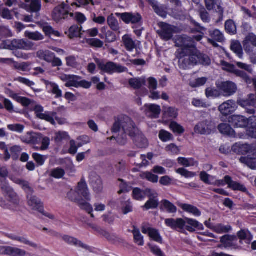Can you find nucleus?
Instances as JSON below:
<instances>
[{
	"mask_svg": "<svg viewBox=\"0 0 256 256\" xmlns=\"http://www.w3.org/2000/svg\"><path fill=\"white\" fill-rule=\"evenodd\" d=\"M202 38V36L200 35L194 36L193 38L186 36H178L175 38L176 46L179 48L176 55L181 68L186 69L191 64L198 63L205 66L210 64V58L200 54L195 47L194 40L200 41Z\"/></svg>",
	"mask_w": 256,
	"mask_h": 256,
	"instance_id": "f257e3e1",
	"label": "nucleus"
},
{
	"mask_svg": "<svg viewBox=\"0 0 256 256\" xmlns=\"http://www.w3.org/2000/svg\"><path fill=\"white\" fill-rule=\"evenodd\" d=\"M228 122L234 127L246 128V133L239 134L238 137L240 138H246L247 137H250L248 134V130L250 127H254V125L256 124V116H250L247 118L242 116L234 115L229 118Z\"/></svg>",
	"mask_w": 256,
	"mask_h": 256,
	"instance_id": "f03ea898",
	"label": "nucleus"
},
{
	"mask_svg": "<svg viewBox=\"0 0 256 256\" xmlns=\"http://www.w3.org/2000/svg\"><path fill=\"white\" fill-rule=\"evenodd\" d=\"M32 192V190L31 192L29 191L28 192H26L28 194V204L31 210L40 212L41 214L40 216L43 219H45L44 217L51 220L54 219V216L52 214L44 212L42 203L40 200L35 196H31Z\"/></svg>",
	"mask_w": 256,
	"mask_h": 256,
	"instance_id": "7ed1b4c3",
	"label": "nucleus"
},
{
	"mask_svg": "<svg viewBox=\"0 0 256 256\" xmlns=\"http://www.w3.org/2000/svg\"><path fill=\"white\" fill-rule=\"evenodd\" d=\"M97 64L102 72L112 74L114 73H122L128 71V68L120 64L112 62L98 61Z\"/></svg>",
	"mask_w": 256,
	"mask_h": 256,
	"instance_id": "20e7f679",
	"label": "nucleus"
},
{
	"mask_svg": "<svg viewBox=\"0 0 256 256\" xmlns=\"http://www.w3.org/2000/svg\"><path fill=\"white\" fill-rule=\"evenodd\" d=\"M126 122L128 124V126L132 128L131 132L132 134V136L130 137L134 139L137 146L140 148H146L148 146V142L146 138L135 127L134 122L130 118H126Z\"/></svg>",
	"mask_w": 256,
	"mask_h": 256,
	"instance_id": "39448f33",
	"label": "nucleus"
},
{
	"mask_svg": "<svg viewBox=\"0 0 256 256\" xmlns=\"http://www.w3.org/2000/svg\"><path fill=\"white\" fill-rule=\"evenodd\" d=\"M69 6L64 2L56 6L52 12V19L56 22H60L62 20L68 18V15L70 16L69 12Z\"/></svg>",
	"mask_w": 256,
	"mask_h": 256,
	"instance_id": "423d86ee",
	"label": "nucleus"
},
{
	"mask_svg": "<svg viewBox=\"0 0 256 256\" xmlns=\"http://www.w3.org/2000/svg\"><path fill=\"white\" fill-rule=\"evenodd\" d=\"M216 86L220 90L221 94L224 96H230L233 95L238 90L236 85L234 82L230 81L218 82Z\"/></svg>",
	"mask_w": 256,
	"mask_h": 256,
	"instance_id": "0eeeda50",
	"label": "nucleus"
},
{
	"mask_svg": "<svg viewBox=\"0 0 256 256\" xmlns=\"http://www.w3.org/2000/svg\"><path fill=\"white\" fill-rule=\"evenodd\" d=\"M238 104L244 108L246 112L254 114L255 112L254 108H256V95L250 94L246 98H239L237 101Z\"/></svg>",
	"mask_w": 256,
	"mask_h": 256,
	"instance_id": "6e6552de",
	"label": "nucleus"
},
{
	"mask_svg": "<svg viewBox=\"0 0 256 256\" xmlns=\"http://www.w3.org/2000/svg\"><path fill=\"white\" fill-rule=\"evenodd\" d=\"M214 126L211 120H204L198 122L194 128V132L201 135H207L212 133Z\"/></svg>",
	"mask_w": 256,
	"mask_h": 256,
	"instance_id": "1a4fd4ad",
	"label": "nucleus"
},
{
	"mask_svg": "<svg viewBox=\"0 0 256 256\" xmlns=\"http://www.w3.org/2000/svg\"><path fill=\"white\" fill-rule=\"evenodd\" d=\"M220 64L222 70L232 72L236 76L242 78L247 84L251 83L252 80L243 71L236 69L233 64H230L223 60L220 61Z\"/></svg>",
	"mask_w": 256,
	"mask_h": 256,
	"instance_id": "9d476101",
	"label": "nucleus"
},
{
	"mask_svg": "<svg viewBox=\"0 0 256 256\" xmlns=\"http://www.w3.org/2000/svg\"><path fill=\"white\" fill-rule=\"evenodd\" d=\"M158 26L160 30L157 32L160 38L166 41L170 40L175 32V27L164 22H160Z\"/></svg>",
	"mask_w": 256,
	"mask_h": 256,
	"instance_id": "9b49d317",
	"label": "nucleus"
},
{
	"mask_svg": "<svg viewBox=\"0 0 256 256\" xmlns=\"http://www.w3.org/2000/svg\"><path fill=\"white\" fill-rule=\"evenodd\" d=\"M206 6L208 10H214L220 14V20L223 19L224 8L221 0H204Z\"/></svg>",
	"mask_w": 256,
	"mask_h": 256,
	"instance_id": "f8f14e48",
	"label": "nucleus"
},
{
	"mask_svg": "<svg viewBox=\"0 0 256 256\" xmlns=\"http://www.w3.org/2000/svg\"><path fill=\"white\" fill-rule=\"evenodd\" d=\"M1 188L2 192L14 204H17L18 202V197L13 190L8 186L6 180H0Z\"/></svg>",
	"mask_w": 256,
	"mask_h": 256,
	"instance_id": "ddd939ff",
	"label": "nucleus"
},
{
	"mask_svg": "<svg viewBox=\"0 0 256 256\" xmlns=\"http://www.w3.org/2000/svg\"><path fill=\"white\" fill-rule=\"evenodd\" d=\"M166 224L174 230H178L180 232L184 231L186 221L184 219L178 218L176 219L166 218L165 220Z\"/></svg>",
	"mask_w": 256,
	"mask_h": 256,
	"instance_id": "4468645a",
	"label": "nucleus"
},
{
	"mask_svg": "<svg viewBox=\"0 0 256 256\" xmlns=\"http://www.w3.org/2000/svg\"><path fill=\"white\" fill-rule=\"evenodd\" d=\"M236 108V102L232 100H228L220 106L218 110L222 114L228 116L234 112Z\"/></svg>",
	"mask_w": 256,
	"mask_h": 256,
	"instance_id": "2eb2a0df",
	"label": "nucleus"
},
{
	"mask_svg": "<svg viewBox=\"0 0 256 256\" xmlns=\"http://www.w3.org/2000/svg\"><path fill=\"white\" fill-rule=\"evenodd\" d=\"M146 192H148L150 200L142 206L143 208L148 210L157 208L158 205V200L156 198L158 197L157 193L150 189H146Z\"/></svg>",
	"mask_w": 256,
	"mask_h": 256,
	"instance_id": "dca6fc26",
	"label": "nucleus"
},
{
	"mask_svg": "<svg viewBox=\"0 0 256 256\" xmlns=\"http://www.w3.org/2000/svg\"><path fill=\"white\" fill-rule=\"evenodd\" d=\"M62 239L70 244L74 245L78 247L82 248L89 252H92L94 248L90 246L82 243L78 239L67 235L62 236Z\"/></svg>",
	"mask_w": 256,
	"mask_h": 256,
	"instance_id": "f3484780",
	"label": "nucleus"
},
{
	"mask_svg": "<svg viewBox=\"0 0 256 256\" xmlns=\"http://www.w3.org/2000/svg\"><path fill=\"white\" fill-rule=\"evenodd\" d=\"M144 110L148 116L154 118L158 117L161 112L160 106L154 104H146L144 106Z\"/></svg>",
	"mask_w": 256,
	"mask_h": 256,
	"instance_id": "a211bd4d",
	"label": "nucleus"
},
{
	"mask_svg": "<svg viewBox=\"0 0 256 256\" xmlns=\"http://www.w3.org/2000/svg\"><path fill=\"white\" fill-rule=\"evenodd\" d=\"M128 118V116L124 117L123 120H121L116 122L112 127V132H118L120 130V126H122L124 132L125 134H128L130 136H132V134L131 132L132 128L128 126V124L126 122V118Z\"/></svg>",
	"mask_w": 256,
	"mask_h": 256,
	"instance_id": "6ab92c4d",
	"label": "nucleus"
},
{
	"mask_svg": "<svg viewBox=\"0 0 256 256\" xmlns=\"http://www.w3.org/2000/svg\"><path fill=\"white\" fill-rule=\"evenodd\" d=\"M254 149V148L250 145L240 143H236L232 148L234 152L240 154H250Z\"/></svg>",
	"mask_w": 256,
	"mask_h": 256,
	"instance_id": "aec40b11",
	"label": "nucleus"
},
{
	"mask_svg": "<svg viewBox=\"0 0 256 256\" xmlns=\"http://www.w3.org/2000/svg\"><path fill=\"white\" fill-rule=\"evenodd\" d=\"M247 156L241 157L240 160L242 163L246 164L250 168L256 170V149L255 148Z\"/></svg>",
	"mask_w": 256,
	"mask_h": 256,
	"instance_id": "412c9836",
	"label": "nucleus"
},
{
	"mask_svg": "<svg viewBox=\"0 0 256 256\" xmlns=\"http://www.w3.org/2000/svg\"><path fill=\"white\" fill-rule=\"evenodd\" d=\"M60 78L63 82H66V86L76 88L78 80L80 77L75 75L61 74L59 76Z\"/></svg>",
	"mask_w": 256,
	"mask_h": 256,
	"instance_id": "4be33fe9",
	"label": "nucleus"
},
{
	"mask_svg": "<svg viewBox=\"0 0 256 256\" xmlns=\"http://www.w3.org/2000/svg\"><path fill=\"white\" fill-rule=\"evenodd\" d=\"M122 41L126 50L128 52L133 51L140 45V42L133 40L129 34L124 35L122 37Z\"/></svg>",
	"mask_w": 256,
	"mask_h": 256,
	"instance_id": "5701e85b",
	"label": "nucleus"
},
{
	"mask_svg": "<svg viewBox=\"0 0 256 256\" xmlns=\"http://www.w3.org/2000/svg\"><path fill=\"white\" fill-rule=\"evenodd\" d=\"M184 220L186 221L184 230H186L190 232H194L196 228L198 230H204V226L198 220L190 218H186Z\"/></svg>",
	"mask_w": 256,
	"mask_h": 256,
	"instance_id": "b1692460",
	"label": "nucleus"
},
{
	"mask_svg": "<svg viewBox=\"0 0 256 256\" xmlns=\"http://www.w3.org/2000/svg\"><path fill=\"white\" fill-rule=\"evenodd\" d=\"M243 45L246 52H254L253 46L256 47V36L253 34H250L244 40Z\"/></svg>",
	"mask_w": 256,
	"mask_h": 256,
	"instance_id": "393cba45",
	"label": "nucleus"
},
{
	"mask_svg": "<svg viewBox=\"0 0 256 256\" xmlns=\"http://www.w3.org/2000/svg\"><path fill=\"white\" fill-rule=\"evenodd\" d=\"M177 204L184 212H186L195 217H199L202 214L200 210L194 206L181 202H178Z\"/></svg>",
	"mask_w": 256,
	"mask_h": 256,
	"instance_id": "a878e982",
	"label": "nucleus"
},
{
	"mask_svg": "<svg viewBox=\"0 0 256 256\" xmlns=\"http://www.w3.org/2000/svg\"><path fill=\"white\" fill-rule=\"evenodd\" d=\"M142 232L144 234H148L152 240L158 243H162V238L160 236L158 230L152 228L143 226Z\"/></svg>",
	"mask_w": 256,
	"mask_h": 256,
	"instance_id": "bb28decb",
	"label": "nucleus"
},
{
	"mask_svg": "<svg viewBox=\"0 0 256 256\" xmlns=\"http://www.w3.org/2000/svg\"><path fill=\"white\" fill-rule=\"evenodd\" d=\"M210 34L211 38H208V40L210 43L215 47L218 46L216 42H222L224 40L223 34L218 30L210 31Z\"/></svg>",
	"mask_w": 256,
	"mask_h": 256,
	"instance_id": "cd10ccee",
	"label": "nucleus"
},
{
	"mask_svg": "<svg viewBox=\"0 0 256 256\" xmlns=\"http://www.w3.org/2000/svg\"><path fill=\"white\" fill-rule=\"evenodd\" d=\"M44 83L48 92L55 95L56 98L62 97V91L56 84L46 80H44Z\"/></svg>",
	"mask_w": 256,
	"mask_h": 256,
	"instance_id": "c85d7f7f",
	"label": "nucleus"
},
{
	"mask_svg": "<svg viewBox=\"0 0 256 256\" xmlns=\"http://www.w3.org/2000/svg\"><path fill=\"white\" fill-rule=\"evenodd\" d=\"M122 19L126 24H136L141 20L142 17L138 14L125 12L122 14Z\"/></svg>",
	"mask_w": 256,
	"mask_h": 256,
	"instance_id": "c756f323",
	"label": "nucleus"
},
{
	"mask_svg": "<svg viewBox=\"0 0 256 256\" xmlns=\"http://www.w3.org/2000/svg\"><path fill=\"white\" fill-rule=\"evenodd\" d=\"M25 2L26 10L29 12H36L41 9L40 0H25Z\"/></svg>",
	"mask_w": 256,
	"mask_h": 256,
	"instance_id": "7c9ffc66",
	"label": "nucleus"
},
{
	"mask_svg": "<svg viewBox=\"0 0 256 256\" xmlns=\"http://www.w3.org/2000/svg\"><path fill=\"white\" fill-rule=\"evenodd\" d=\"M76 192L80 196L84 198L86 200H90V193L85 182L82 180L78 184Z\"/></svg>",
	"mask_w": 256,
	"mask_h": 256,
	"instance_id": "2f4dec72",
	"label": "nucleus"
},
{
	"mask_svg": "<svg viewBox=\"0 0 256 256\" xmlns=\"http://www.w3.org/2000/svg\"><path fill=\"white\" fill-rule=\"evenodd\" d=\"M82 28V26L79 27L77 25H74L70 26L67 31H66L65 34L71 39L78 37L82 38V32H81Z\"/></svg>",
	"mask_w": 256,
	"mask_h": 256,
	"instance_id": "473e14b6",
	"label": "nucleus"
},
{
	"mask_svg": "<svg viewBox=\"0 0 256 256\" xmlns=\"http://www.w3.org/2000/svg\"><path fill=\"white\" fill-rule=\"evenodd\" d=\"M224 181L226 182L228 187L234 190H240L242 192H246V188L244 185L233 181L232 178L228 176H224Z\"/></svg>",
	"mask_w": 256,
	"mask_h": 256,
	"instance_id": "72a5a7b5",
	"label": "nucleus"
},
{
	"mask_svg": "<svg viewBox=\"0 0 256 256\" xmlns=\"http://www.w3.org/2000/svg\"><path fill=\"white\" fill-rule=\"evenodd\" d=\"M152 6L155 12L158 16L166 18V12L162 6H160L158 2L154 0H146Z\"/></svg>",
	"mask_w": 256,
	"mask_h": 256,
	"instance_id": "f704fd0d",
	"label": "nucleus"
},
{
	"mask_svg": "<svg viewBox=\"0 0 256 256\" xmlns=\"http://www.w3.org/2000/svg\"><path fill=\"white\" fill-rule=\"evenodd\" d=\"M54 53L48 50H39L36 52V56L40 59L49 63L54 58Z\"/></svg>",
	"mask_w": 256,
	"mask_h": 256,
	"instance_id": "c9c22d12",
	"label": "nucleus"
},
{
	"mask_svg": "<svg viewBox=\"0 0 256 256\" xmlns=\"http://www.w3.org/2000/svg\"><path fill=\"white\" fill-rule=\"evenodd\" d=\"M218 128L220 132L232 138L237 137L234 130L228 124H220Z\"/></svg>",
	"mask_w": 256,
	"mask_h": 256,
	"instance_id": "e433bc0d",
	"label": "nucleus"
},
{
	"mask_svg": "<svg viewBox=\"0 0 256 256\" xmlns=\"http://www.w3.org/2000/svg\"><path fill=\"white\" fill-rule=\"evenodd\" d=\"M70 139V136L68 132L64 131H58L55 133L54 141L58 146L62 144L64 141L68 140Z\"/></svg>",
	"mask_w": 256,
	"mask_h": 256,
	"instance_id": "4c0bfd02",
	"label": "nucleus"
},
{
	"mask_svg": "<svg viewBox=\"0 0 256 256\" xmlns=\"http://www.w3.org/2000/svg\"><path fill=\"white\" fill-rule=\"evenodd\" d=\"M178 163L184 167L197 166H198V161L192 158H186L184 157H179L178 158Z\"/></svg>",
	"mask_w": 256,
	"mask_h": 256,
	"instance_id": "58836bf2",
	"label": "nucleus"
},
{
	"mask_svg": "<svg viewBox=\"0 0 256 256\" xmlns=\"http://www.w3.org/2000/svg\"><path fill=\"white\" fill-rule=\"evenodd\" d=\"M236 239L230 236H224L220 238V242L222 244L220 248L224 246L226 248H231L235 246Z\"/></svg>",
	"mask_w": 256,
	"mask_h": 256,
	"instance_id": "ea45409f",
	"label": "nucleus"
},
{
	"mask_svg": "<svg viewBox=\"0 0 256 256\" xmlns=\"http://www.w3.org/2000/svg\"><path fill=\"white\" fill-rule=\"evenodd\" d=\"M16 49H21L26 50H32L34 47V43L30 41H26L23 40H16Z\"/></svg>",
	"mask_w": 256,
	"mask_h": 256,
	"instance_id": "a19ab883",
	"label": "nucleus"
},
{
	"mask_svg": "<svg viewBox=\"0 0 256 256\" xmlns=\"http://www.w3.org/2000/svg\"><path fill=\"white\" fill-rule=\"evenodd\" d=\"M231 50L240 58H242L244 52L241 44L238 41H232L230 45Z\"/></svg>",
	"mask_w": 256,
	"mask_h": 256,
	"instance_id": "79ce46f5",
	"label": "nucleus"
},
{
	"mask_svg": "<svg viewBox=\"0 0 256 256\" xmlns=\"http://www.w3.org/2000/svg\"><path fill=\"white\" fill-rule=\"evenodd\" d=\"M161 208L165 210L168 213H176L177 211L176 207L168 200H163L161 202Z\"/></svg>",
	"mask_w": 256,
	"mask_h": 256,
	"instance_id": "37998d69",
	"label": "nucleus"
},
{
	"mask_svg": "<svg viewBox=\"0 0 256 256\" xmlns=\"http://www.w3.org/2000/svg\"><path fill=\"white\" fill-rule=\"evenodd\" d=\"M131 87L134 89H138L146 84V80L144 78H130L128 81Z\"/></svg>",
	"mask_w": 256,
	"mask_h": 256,
	"instance_id": "c03bdc74",
	"label": "nucleus"
},
{
	"mask_svg": "<svg viewBox=\"0 0 256 256\" xmlns=\"http://www.w3.org/2000/svg\"><path fill=\"white\" fill-rule=\"evenodd\" d=\"M238 236L240 240H245L247 244H249L253 239V236L250 231L246 230L240 231Z\"/></svg>",
	"mask_w": 256,
	"mask_h": 256,
	"instance_id": "a18cd8bd",
	"label": "nucleus"
},
{
	"mask_svg": "<svg viewBox=\"0 0 256 256\" xmlns=\"http://www.w3.org/2000/svg\"><path fill=\"white\" fill-rule=\"evenodd\" d=\"M178 114V110L172 107H164V115L165 118H175Z\"/></svg>",
	"mask_w": 256,
	"mask_h": 256,
	"instance_id": "49530a36",
	"label": "nucleus"
},
{
	"mask_svg": "<svg viewBox=\"0 0 256 256\" xmlns=\"http://www.w3.org/2000/svg\"><path fill=\"white\" fill-rule=\"evenodd\" d=\"M10 179L14 183L20 185L26 192H31V188L29 186L28 182L12 176L10 177Z\"/></svg>",
	"mask_w": 256,
	"mask_h": 256,
	"instance_id": "de8ad7c7",
	"label": "nucleus"
},
{
	"mask_svg": "<svg viewBox=\"0 0 256 256\" xmlns=\"http://www.w3.org/2000/svg\"><path fill=\"white\" fill-rule=\"evenodd\" d=\"M24 36L28 38L36 41L41 40L44 38V36L38 32H30L29 31H26L24 32Z\"/></svg>",
	"mask_w": 256,
	"mask_h": 256,
	"instance_id": "09e8293b",
	"label": "nucleus"
},
{
	"mask_svg": "<svg viewBox=\"0 0 256 256\" xmlns=\"http://www.w3.org/2000/svg\"><path fill=\"white\" fill-rule=\"evenodd\" d=\"M86 42L91 47L96 48H101L104 44L102 41L97 38H86Z\"/></svg>",
	"mask_w": 256,
	"mask_h": 256,
	"instance_id": "8fccbe9b",
	"label": "nucleus"
},
{
	"mask_svg": "<svg viewBox=\"0 0 256 256\" xmlns=\"http://www.w3.org/2000/svg\"><path fill=\"white\" fill-rule=\"evenodd\" d=\"M108 24L113 30L116 31L119 29V24L118 20L114 16V14H111L108 17Z\"/></svg>",
	"mask_w": 256,
	"mask_h": 256,
	"instance_id": "3c124183",
	"label": "nucleus"
},
{
	"mask_svg": "<svg viewBox=\"0 0 256 256\" xmlns=\"http://www.w3.org/2000/svg\"><path fill=\"white\" fill-rule=\"evenodd\" d=\"M14 42H16V40H4L0 44V48L10 50L16 49V43H14Z\"/></svg>",
	"mask_w": 256,
	"mask_h": 256,
	"instance_id": "603ef678",
	"label": "nucleus"
},
{
	"mask_svg": "<svg viewBox=\"0 0 256 256\" xmlns=\"http://www.w3.org/2000/svg\"><path fill=\"white\" fill-rule=\"evenodd\" d=\"M16 248L12 246H0V254L15 256Z\"/></svg>",
	"mask_w": 256,
	"mask_h": 256,
	"instance_id": "864d4df0",
	"label": "nucleus"
},
{
	"mask_svg": "<svg viewBox=\"0 0 256 256\" xmlns=\"http://www.w3.org/2000/svg\"><path fill=\"white\" fill-rule=\"evenodd\" d=\"M225 29L226 32L230 34H234L236 32V28L234 22L228 20L225 23Z\"/></svg>",
	"mask_w": 256,
	"mask_h": 256,
	"instance_id": "5fc2aeb1",
	"label": "nucleus"
},
{
	"mask_svg": "<svg viewBox=\"0 0 256 256\" xmlns=\"http://www.w3.org/2000/svg\"><path fill=\"white\" fill-rule=\"evenodd\" d=\"M146 194H148V192L142 191L138 188H134L132 191L133 198L137 200H142L145 198Z\"/></svg>",
	"mask_w": 256,
	"mask_h": 256,
	"instance_id": "6e6d98bb",
	"label": "nucleus"
},
{
	"mask_svg": "<svg viewBox=\"0 0 256 256\" xmlns=\"http://www.w3.org/2000/svg\"><path fill=\"white\" fill-rule=\"evenodd\" d=\"M132 233L135 242L138 246H142L144 244V237L140 234V230L134 228Z\"/></svg>",
	"mask_w": 256,
	"mask_h": 256,
	"instance_id": "4d7b16f0",
	"label": "nucleus"
},
{
	"mask_svg": "<svg viewBox=\"0 0 256 256\" xmlns=\"http://www.w3.org/2000/svg\"><path fill=\"white\" fill-rule=\"evenodd\" d=\"M140 176L142 179H146L153 183H156L158 180V176L154 175L150 172H143L140 174Z\"/></svg>",
	"mask_w": 256,
	"mask_h": 256,
	"instance_id": "13d9d810",
	"label": "nucleus"
},
{
	"mask_svg": "<svg viewBox=\"0 0 256 256\" xmlns=\"http://www.w3.org/2000/svg\"><path fill=\"white\" fill-rule=\"evenodd\" d=\"M43 116H41L40 119L46 120L53 125L55 124L56 112H46L44 113Z\"/></svg>",
	"mask_w": 256,
	"mask_h": 256,
	"instance_id": "bf43d9fd",
	"label": "nucleus"
},
{
	"mask_svg": "<svg viewBox=\"0 0 256 256\" xmlns=\"http://www.w3.org/2000/svg\"><path fill=\"white\" fill-rule=\"evenodd\" d=\"M232 229L230 226H224L222 224H217L214 226L213 231L218 234H222L228 232Z\"/></svg>",
	"mask_w": 256,
	"mask_h": 256,
	"instance_id": "052dcab7",
	"label": "nucleus"
},
{
	"mask_svg": "<svg viewBox=\"0 0 256 256\" xmlns=\"http://www.w3.org/2000/svg\"><path fill=\"white\" fill-rule=\"evenodd\" d=\"M176 172L186 178H192L196 176V172L188 171L184 168H179L176 170Z\"/></svg>",
	"mask_w": 256,
	"mask_h": 256,
	"instance_id": "680f3d73",
	"label": "nucleus"
},
{
	"mask_svg": "<svg viewBox=\"0 0 256 256\" xmlns=\"http://www.w3.org/2000/svg\"><path fill=\"white\" fill-rule=\"evenodd\" d=\"M219 90L209 88L206 90V95L208 98H215L219 96L221 92Z\"/></svg>",
	"mask_w": 256,
	"mask_h": 256,
	"instance_id": "e2e57ef3",
	"label": "nucleus"
},
{
	"mask_svg": "<svg viewBox=\"0 0 256 256\" xmlns=\"http://www.w3.org/2000/svg\"><path fill=\"white\" fill-rule=\"evenodd\" d=\"M207 78L203 77L198 78L190 82V86L192 88L200 87L204 86L206 82Z\"/></svg>",
	"mask_w": 256,
	"mask_h": 256,
	"instance_id": "0e129e2a",
	"label": "nucleus"
},
{
	"mask_svg": "<svg viewBox=\"0 0 256 256\" xmlns=\"http://www.w3.org/2000/svg\"><path fill=\"white\" fill-rule=\"evenodd\" d=\"M200 178L204 183L212 184L214 183V177L206 174L205 172H202L200 174Z\"/></svg>",
	"mask_w": 256,
	"mask_h": 256,
	"instance_id": "69168bd1",
	"label": "nucleus"
},
{
	"mask_svg": "<svg viewBox=\"0 0 256 256\" xmlns=\"http://www.w3.org/2000/svg\"><path fill=\"white\" fill-rule=\"evenodd\" d=\"M79 204L81 208L86 210L90 214L92 218H94V215L92 214L94 210L90 204L83 201H80Z\"/></svg>",
	"mask_w": 256,
	"mask_h": 256,
	"instance_id": "338daca9",
	"label": "nucleus"
},
{
	"mask_svg": "<svg viewBox=\"0 0 256 256\" xmlns=\"http://www.w3.org/2000/svg\"><path fill=\"white\" fill-rule=\"evenodd\" d=\"M83 36L84 34L86 37L94 38L99 34V31L98 28H93L82 31Z\"/></svg>",
	"mask_w": 256,
	"mask_h": 256,
	"instance_id": "774afa93",
	"label": "nucleus"
}]
</instances>
